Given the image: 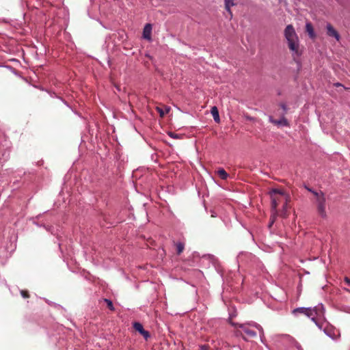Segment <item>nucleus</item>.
<instances>
[{
    "label": "nucleus",
    "instance_id": "6ab92c4d",
    "mask_svg": "<svg viewBox=\"0 0 350 350\" xmlns=\"http://www.w3.org/2000/svg\"><path fill=\"white\" fill-rule=\"evenodd\" d=\"M278 213H275V212H272V214L271 215V222L269 225V227H271L272 226V224H273V222L275 221V219L276 218V215H278Z\"/></svg>",
    "mask_w": 350,
    "mask_h": 350
},
{
    "label": "nucleus",
    "instance_id": "ddd939ff",
    "mask_svg": "<svg viewBox=\"0 0 350 350\" xmlns=\"http://www.w3.org/2000/svg\"><path fill=\"white\" fill-rule=\"evenodd\" d=\"M288 201H283V208L280 213V216L282 217H287L288 215Z\"/></svg>",
    "mask_w": 350,
    "mask_h": 350
},
{
    "label": "nucleus",
    "instance_id": "f3484780",
    "mask_svg": "<svg viewBox=\"0 0 350 350\" xmlns=\"http://www.w3.org/2000/svg\"><path fill=\"white\" fill-rule=\"evenodd\" d=\"M104 301L107 303V307L109 308L110 310L114 311L115 308L113 304L110 299H105Z\"/></svg>",
    "mask_w": 350,
    "mask_h": 350
},
{
    "label": "nucleus",
    "instance_id": "412c9836",
    "mask_svg": "<svg viewBox=\"0 0 350 350\" xmlns=\"http://www.w3.org/2000/svg\"><path fill=\"white\" fill-rule=\"evenodd\" d=\"M280 107H282V109L284 110V113L287 112L288 107L284 103H282L280 104Z\"/></svg>",
    "mask_w": 350,
    "mask_h": 350
},
{
    "label": "nucleus",
    "instance_id": "7ed1b4c3",
    "mask_svg": "<svg viewBox=\"0 0 350 350\" xmlns=\"http://www.w3.org/2000/svg\"><path fill=\"white\" fill-rule=\"evenodd\" d=\"M271 199V210L275 211V213H278L277 207L280 203L283 202L284 200H289L288 194L284 193L283 191L278 190V189H272L270 192Z\"/></svg>",
    "mask_w": 350,
    "mask_h": 350
},
{
    "label": "nucleus",
    "instance_id": "dca6fc26",
    "mask_svg": "<svg viewBox=\"0 0 350 350\" xmlns=\"http://www.w3.org/2000/svg\"><path fill=\"white\" fill-rule=\"evenodd\" d=\"M217 174L222 180H226V178L228 177V174H227L226 171H225V170L223 168L219 169Z\"/></svg>",
    "mask_w": 350,
    "mask_h": 350
},
{
    "label": "nucleus",
    "instance_id": "aec40b11",
    "mask_svg": "<svg viewBox=\"0 0 350 350\" xmlns=\"http://www.w3.org/2000/svg\"><path fill=\"white\" fill-rule=\"evenodd\" d=\"M21 294L22 297L24 298H28L30 297L29 292L27 291H24V289L21 291Z\"/></svg>",
    "mask_w": 350,
    "mask_h": 350
},
{
    "label": "nucleus",
    "instance_id": "a211bd4d",
    "mask_svg": "<svg viewBox=\"0 0 350 350\" xmlns=\"http://www.w3.org/2000/svg\"><path fill=\"white\" fill-rule=\"evenodd\" d=\"M156 111L159 112L160 117L163 118L165 116V111L161 107H156Z\"/></svg>",
    "mask_w": 350,
    "mask_h": 350
},
{
    "label": "nucleus",
    "instance_id": "9d476101",
    "mask_svg": "<svg viewBox=\"0 0 350 350\" xmlns=\"http://www.w3.org/2000/svg\"><path fill=\"white\" fill-rule=\"evenodd\" d=\"M211 112L213 115V120L215 121V122H220V116L218 111V108L216 106H213L211 108Z\"/></svg>",
    "mask_w": 350,
    "mask_h": 350
},
{
    "label": "nucleus",
    "instance_id": "f03ea898",
    "mask_svg": "<svg viewBox=\"0 0 350 350\" xmlns=\"http://www.w3.org/2000/svg\"><path fill=\"white\" fill-rule=\"evenodd\" d=\"M312 193L315 197V204L318 215L322 218H326V197L325 193L322 191H312Z\"/></svg>",
    "mask_w": 350,
    "mask_h": 350
},
{
    "label": "nucleus",
    "instance_id": "a878e982",
    "mask_svg": "<svg viewBox=\"0 0 350 350\" xmlns=\"http://www.w3.org/2000/svg\"><path fill=\"white\" fill-rule=\"evenodd\" d=\"M345 90H350V88H344Z\"/></svg>",
    "mask_w": 350,
    "mask_h": 350
},
{
    "label": "nucleus",
    "instance_id": "39448f33",
    "mask_svg": "<svg viewBox=\"0 0 350 350\" xmlns=\"http://www.w3.org/2000/svg\"><path fill=\"white\" fill-rule=\"evenodd\" d=\"M133 327L135 330L138 331V332L144 336V338L148 339V338L150 336V333L144 329L142 324L139 323V322H135Z\"/></svg>",
    "mask_w": 350,
    "mask_h": 350
},
{
    "label": "nucleus",
    "instance_id": "2eb2a0df",
    "mask_svg": "<svg viewBox=\"0 0 350 350\" xmlns=\"http://www.w3.org/2000/svg\"><path fill=\"white\" fill-rule=\"evenodd\" d=\"M234 4L232 1V0H225V5L226 9L228 12L230 16H232V11L230 10V6L234 5Z\"/></svg>",
    "mask_w": 350,
    "mask_h": 350
},
{
    "label": "nucleus",
    "instance_id": "1a4fd4ad",
    "mask_svg": "<svg viewBox=\"0 0 350 350\" xmlns=\"http://www.w3.org/2000/svg\"><path fill=\"white\" fill-rule=\"evenodd\" d=\"M323 314L322 312V307H315L312 308L311 316L310 317V319L313 320V321H315L317 317L321 316Z\"/></svg>",
    "mask_w": 350,
    "mask_h": 350
},
{
    "label": "nucleus",
    "instance_id": "393cba45",
    "mask_svg": "<svg viewBox=\"0 0 350 350\" xmlns=\"http://www.w3.org/2000/svg\"><path fill=\"white\" fill-rule=\"evenodd\" d=\"M335 85H336V87H340V85H342V84H340V83H336V84H335Z\"/></svg>",
    "mask_w": 350,
    "mask_h": 350
},
{
    "label": "nucleus",
    "instance_id": "0eeeda50",
    "mask_svg": "<svg viewBox=\"0 0 350 350\" xmlns=\"http://www.w3.org/2000/svg\"><path fill=\"white\" fill-rule=\"evenodd\" d=\"M269 121L275 125H283V126H289V122L286 118H284V114H283L280 120H275L273 117H269Z\"/></svg>",
    "mask_w": 350,
    "mask_h": 350
},
{
    "label": "nucleus",
    "instance_id": "5701e85b",
    "mask_svg": "<svg viewBox=\"0 0 350 350\" xmlns=\"http://www.w3.org/2000/svg\"><path fill=\"white\" fill-rule=\"evenodd\" d=\"M345 282H346V283L348 284L349 286H350V278H346Z\"/></svg>",
    "mask_w": 350,
    "mask_h": 350
},
{
    "label": "nucleus",
    "instance_id": "423d86ee",
    "mask_svg": "<svg viewBox=\"0 0 350 350\" xmlns=\"http://www.w3.org/2000/svg\"><path fill=\"white\" fill-rule=\"evenodd\" d=\"M326 29L327 33L329 36H332L333 38H335L338 41L340 40V36L336 31V29H334L332 25L327 24L326 26Z\"/></svg>",
    "mask_w": 350,
    "mask_h": 350
},
{
    "label": "nucleus",
    "instance_id": "4468645a",
    "mask_svg": "<svg viewBox=\"0 0 350 350\" xmlns=\"http://www.w3.org/2000/svg\"><path fill=\"white\" fill-rule=\"evenodd\" d=\"M175 245L176 246V254H180L181 252H183L185 249V243L182 242H178L176 243Z\"/></svg>",
    "mask_w": 350,
    "mask_h": 350
},
{
    "label": "nucleus",
    "instance_id": "4be33fe9",
    "mask_svg": "<svg viewBox=\"0 0 350 350\" xmlns=\"http://www.w3.org/2000/svg\"><path fill=\"white\" fill-rule=\"evenodd\" d=\"M170 107H167V106H165V110H164V111H165V114H166V113H168V112L170 111Z\"/></svg>",
    "mask_w": 350,
    "mask_h": 350
},
{
    "label": "nucleus",
    "instance_id": "20e7f679",
    "mask_svg": "<svg viewBox=\"0 0 350 350\" xmlns=\"http://www.w3.org/2000/svg\"><path fill=\"white\" fill-rule=\"evenodd\" d=\"M251 327H255L258 329L262 330L261 326H260L259 324L257 323H252V324H241L240 325V332L242 335H243V338L245 339L247 338H255V336L257 335L255 330H253L251 329Z\"/></svg>",
    "mask_w": 350,
    "mask_h": 350
},
{
    "label": "nucleus",
    "instance_id": "6e6552de",
    "mask_svg": "<svg viewBox=\"0 0 350 350\" xmlns=\"http://www.w3.org/2000/svg\"><path fill=\"white\" fill-rule=\"evenodd\" d=\"M152 30V27L151 24H146L144 31H143V37L146 38L147 40H151V33Z\"/></svg>",
    "mask_w": 350,
    "mask_h": 350
},
{
    "label": "nucleus",
    "instance_id": "f8f14e48",
    "mask_svg": "<svg viewBox=\"0 0 350 350\" xmlns=\"http://www.w3.org/2000/svg\"><path fill=\"white\" fill-rule=\"evenodd\" d=\"M306 32L308 33L310 38H315L316 35L314 32V27H313L312 24L307 23L306 25Z\"/></svg>",
    "mask_w": 350,
    "mask_h": 350
},
{
    "label": "nucleus",
    "instance_id": "9b49d317",
    "mask_svg": "<svg viewBox=\"0 0 350 350\" xmlns=\"http://www.w3.org/2000/svg\"><path fill=\"white\" fill-rule=\"evenodd\" d=\"M293 312H299V313L305 314L306 316L310 317L311 316L312 308H296Z\"/></svg>",
    "mask_w": 350,
    "mask_h": 350
},
{
    "label": "nucleus",
    "instance_id": "f257e3e1",
    "mask_svg": "<svg viewBox=\"0 0 350 350\" xmlns=\"http://www.w3.org/2000/svg\"><path fill=\"white\" fill-rule=\"evenodd\" d=\"M284 38L289 49L295 55H299V40L293 25H288L284 29Z\"/></svg>",
    "mask_w": 350,
    "mask_h": 350
},
{
    "label": "nucleus",
    "instance_id": "b1692460",
    "mask_svg": "<svg viewBox=\"0 0 350 350\" xmlns=\"http://www.w3.org/2000/svg\"><path fill=\"white\" fill-rule=\"evenodd\" d=\"M307 189H308V191H309L312 192V191H313V190H312V188H308V187H307Z\"/></svg>",
    "mask_w": 350,
    "mask_h": 350
}]
</instances>
